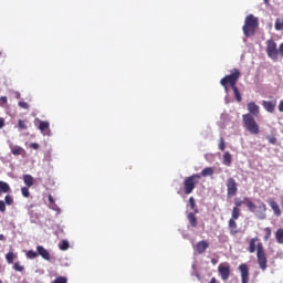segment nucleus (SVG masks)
I'll return each instance as SVG.
<instances>
[{
    "label": "nucleus",
    "mask_w": 283,
    "mask_h": 283,
    "mask_svg": "<svg viewBox=\"0 0 283 283\" xmlns=\"http://www.w3.org/2000/svg\"><path fill=\"white\" fill-rule=\"evenodd\" d=\"M249 253H255L256 251V260L260 269L262 271H266L268 265V259H266V251L264 250V244L260 241V238L255 237L250 240Z\"/></svg>",
    "instance_id": "1"
},
{
    "label": "nucleus",
    "mask_w": 283,
    "mask_h": 283,
    "mask_svg": "<svg viewBox=\"0 0 283 283\" xmlns=\"http://www.w3.org/2000/svg\"><path fill=\"white\" fill-rule=\"evenodd\" d=\"M245 207H248L251 213H255L259 220L266 219V203L261 202L260 206L258 207L249 197H245ZM256 209L259 210L255 211Z\"/></svg>",
    "instance_id": "2"
},
{
    "label": "nucleus",
    "mask_w": 283,
    "mask_h": 283,
    "mask_svg": "<svg viewBox=\"0 0 283 283\" xmlns=\"http://www.w3.org/2000/svg\"><path fill=\"white\" fill-rule=\"evenodd\" d=\"M200 174H193L184 179V193H186V196L193 193L196 186L200 185Z\"/></svg>",
    "instance_id": "3"
},
{
    "label": "nucleus",
    "mask_w": 283,
    "mask_h": 283,
    "mask_svg": "<svg viewBox=\"0 0 283 283\" xmlns=\"http://www.w3.org/2000/svg\"><path fill=\"white\" fill-rule=\"evenodd\" d=\"M243 118V126L245 127L247 132L252 134L253 136H258L260 134V125L255 122V117L251 114L242 115Z\"/></svg>",
    "instance_id": "4"
},
{
    "label": "nucleus",
    "mask_w": 283,
    "mask_h": 283,
    "mask_svg": "<svg viewBox=\"0 0 283 283\" xmlns=\"http://www.w3.org/2000/svg\"><path fill=\"white\" fill-rule=\"evenodd\" d=\"M259 22L258 18H255L253 14H249L245 18L244 25L242 28L244 36H253L255 34V30L258 29Z\"/></svg>",
    "instance_id": "5"
},
{
    "label": "nucleus",
    "mask_w": 283,
    "mask_h": 283,
    "mask_svg": "<svg viewBox=\"0 0 283 283\" xmlns=\"http://www.w3.org/2000/svg\"><path fill=\"white\" fill-rule=\"evenodd\" d=\"M240 76H242L240 70L233 69L232 71H230L229 75H226L223 78H221L220 85H230V87H235L238 85V81H240Z\"/></svg>",
    "instance_id": "6"
},
{
    "label": "nucleus",
    "mask_w": 283,
    "mask_h": 283,
    "mask_svg": "<svg viewBox=\"0 0 283 283\" xmlns=\"http://www.w3.org/2000/svg\"><path fill=\"white\" fill-rule=\"evenodd\" d=\"M227 187V198L231 199L234 196H238V181L233 179V177H229L226 181Z\"/></svg>",
    "instance_id": "7"
},
{
    "label": "nucleus",
    "mask_w": 283,
    "mask_h": 283,
    "mask_svg": "<svg viewBox=\"0 0 283 283\" xmlns=\"http://www.w3.org/2000/svg\"><path fill=\"white\" fill-rule=\"evenodd\" d=\"M266 53L270 59H273V61H277L279 51H277V44L273 39L268 40L266 42Z\"/></svg>",
    "instance_id": "8"
},
{
    "label": "nucleus",
    "mask_w": 283,
    "mask_h": 283,
    "mask_svg": "<svg viewBox=\"0 0 283 283\" xmlns=\"http://www.w3.org/2000/svg\"><path fill=\"white\" fill-rule=\"evenodd\" d=\"M219 275L223 282H227L231 277V265L227 262L220 263L218 266Z\"/></svg>",
    "instance_id": "9"
},
{
    "label": "nucleus",
    "mask_w": 283,
    "mask_h": 283,
    "mask_svg": "<svg viewBox=\"0 0 283 283\" xmlns=\"http://www.w3.org/2000/svg\"><path fill=\"white\" fill-rule=\"evenodd\" d=\"M242 205H247V197H244L243 200L240 198L234 199V207L232 208V213L234 218H238V216H240V207H242Z\"/></svg>",
    "instance_id": "10"
},
{
    "label": "nucleus",
    "mask_w": 283,
    "mask_h": 283,
    "mask_svg": "<svg viewBox=\"0 0 283 283\" xmlns=\"http://www.w3.org/2000/svg\"><path fill=\"white\" fill-rule=\"evenodd\" d=\"M239 271L241 273V283H249V265L247 263L240 264Z\"/></svg>",
    "instance_id": "11"
},
{
    "label": "nucleus",
    "mask_w": 283,
    "mask_h": 283,
    "mask_svg": "<svg viewBox=\"0 0 283 283\" xmlns=\"http://www.w3.org/2000/svg\"><path fill=\"white\" fill-rule=\"evenodd\" d=\"M240 216L233 217V213H232L231 218L228 221V227L230 229L231 235H235V233H238V222H235V220H238Z\"/></svg>",
    "instance_id": "12"
},
{
    "label": "nucleus",
    "mask_w": 283,
    "mask_h": 283,
    "mask_svg": "<svg viewBox=\"0 0 283 283\" xmlns=\"http://www.w3.org/2000/svg\"><path fill=\"white\" fill-rule=\"evenodd\" d=\"M262 105L266 112L273 114L275 112V106L277 105L276 101H263Z\"/></svg>",
    "instance_id": "13"
},
{
    "label": "nucleus",
    "mask_w": 283,
    "mask_h": 283,
    "mask_svg": "<svg viewBox=\"0 0 283 283\" xmlns=\"http://www.w3.org/2000/svg\"><path fill=\"white\" fill-rule=\"evenodd\" d=\"M207 249H209V242H207L206 240L199 241L196 244V251L199 255H202V253H205Z\"/></svg>",
    "instance_id": "14"
},
{
    "label": "nucleus",
    "mask_w": 283,
    "mask_h": 283,
    "mask_svg": "<svg viewBox=\"0 0 283 283\" xmlns=\"http://www.w3.org/2000/svg\"><path fill=\"white\" fill-rule=\"evenodd\" d=\"M36 251H38V255H41L43 260H46L48 262H50L51 256H50V251H48V249H45L43 245H38Z\"/></svg>",
    "instance_id": "15"
},
{
    "label": "nucleus",
    "mask_w": 283,
    "mask_h": 283,
    "mask_svg": "<svg viewBox=\"0 0 283 283\" xmlns=\"http://www.w3.org/2000/svg\"><path fill=\"white\" fill-rule=\"evenodd\" d=\"M248 111L250 112L251 116L260 115V106L255 104V102L248 103Z\"/></svg>",
    "instance_id": "16"
},
{
    "label": "nucleus",
    "mask_w": 283,
    "mask_h": 283,
    "mask_svg": "<svg viewBox=\"0 0 283 283\" xmlns=\"http://www.w3.org/2000/svg\"><path fill=\"white\" fill-rule=\"evenodd\" d=\"M269 207H271L272 211H274V214L280 217L282 216V210H280V206L277 205V201H274L273 199L268 200Z\"/></svg>",
    "instance_id": "17"
},
{
    "label": "nucleus",
    "mask_w": 283,
    "mask_h": 283,
    "mask_svg": "<svg viewBox=\"0 0 283 283\" xmlns=\"http://www.w3.org/2000/svg\"><path fill=\"white\" fill-rule=\"evenodd\" d=\"M48 198H49V209H52V211H56L57 213H61V208H59V206L56 205L54 197H52V195H49Z\"/></svg>",
    "instance_id": "18"
},
{
    "label": "nucleus",
    "mask_w": 283,
    "mask_h": 283,
    "mask_svg": "<svg viewBox=\"0 0 283 283\" xmlns=\"http://www.w3.org/2000/svg\"><path fill=\"white\" fill-rule=\"evenodd\" d=\"M187 219L189 221V224L196 229V227H198V218H196V212H190L187 216Z\"/></svg>",
    "instance_id": "19"
},
{
    "label": "nucleus",
    "mask_w": 283,
    "mask_h": 283,
    "mask_svg": "<svg viewBox=\"0 0 283 283\" xmlns=\"http://www.w3.org/2000/svg\"><path fill=\"white\" fill-rule=\"evenodd\" d=\"M11 154H13V156H23V154H25V149L21 146H13L11 147Z\"/></svg>",
    "instance_id": "20"
},
{
    "label": "nucleus",
    "mask_w": 283,
    "mask_h": 283,
    "mask_svg": "<svg viewBox=\"0 0 283 283\" xmlns=\"http://www.w3.org/2000/svg\"><path fill=\"white\" fill-rule=\"evenodd\" d=\"M23 182L27 185V187H33L34 186V177L32 175H23Z\"/></svg>",
    "instance_id": "21"
},
{
    "label": "nucleus",
    "mask_w": 283,
    "mask_h": 283,
    "mask_svg": "<svg viewBox=\"0 0 283 283\" xmlns=\"http://www.w3.org/2000/svg\"><path fill=\"white\" fill-rule=\"evenodd\" d=\"M231 163H232V156L231 153L227 151L223 154V165H226V167H231Z\"/></svg>",
    "instance_id": "22"
},
{
    "label": "nucleus",
    "mask_w": 283,
    "mask_h": 283,
    "mask_svg": "<svg viewBox=\"0 0 283 283\" xmlns=\"http://www.w3.org/2000/svg\"><path fill=\"white\" fill-rule=\"evenodd\" d=\"M213 168L211 167H206L202 169L201 174H199V176L203 177V178H207L208 176H213Z\"/></svg>",
    "instance_id": "23"
},
{
    "label": "nucleus",
    "mask_w": 283,
    "mask_h": 283,
    "mask_svg": "<svg viewBox=\"0 0 283 283\" xmlns=\"http://www.w3.org/2000/svg\"><path fill=\"white\" fill-rule=\"evenodd\" d=\"M232 91H233L237 103H242V94H240V90L238 88V85L232 86Z\"/></svg>",
    "instance_id": "24"
},
{
    "label": "nucleus",
    "mask_w": 283,
    "mask_h": 283,
    "mask_svg": "<svg viewBox=\"0 0 283 283\" xmlns=\"http://www.w3.org/2000/svg\"><path fill=\"white\" fill-rule=\"evenodd\" d=\"M0 193H10V185L6 181H0Z\"/></svg>",
    "instance_id": "25"
},
{
    "label": "nucleus",
    "mask_w": 283,
    "mask_h": 283,
    "mask_svg": "<svg viewBox=\"0 0 283 283\" xmlns=\"http://www.w3.org/2000/svg\"><path fill=\"white\" fill-rule=\"evenodd\" d=\"M275 240L279 244H283V228L276 230Z\"/></svg>",
    "instance_id": "26"
},
{
    "label": "nucleus",
    "mask_w": 283,
    "mask_h": 283,
    "mask_svg": "<svg viewBox=\"0 0 283 283\" xmlns=\"http://www.w3.org/2000/svg\"><path fill=\"white\" fill-rule=\"evenodd\" d=\"M39 129L40 132H45L48 129H50V123L49 122H43V120H39Z\"/></svg>",
    "instance_id": "27"
},
{
    "label": "nucleus",
    "mask_w": 283,
    "mask_h": 283,
    "mask_svg": "<svg viewBox=\"0 0 283 283\" xmlns=\"http://www.w3.org/2000/svg\"><path fill=\"white\" fill-rule=\"evenodd\" d=\"M18 128H19L20 130H25V129H28V120L19 119V120H18Z\"/></svg>",
    "instance_id": "28"
},
{
    "label": "nucleus",
    "mask_w": 283,
    "mask_h": 283,
    "mask_svg": "<svg viewBox=\"0 0 283 283\" xmlns=\"http://www.w3.org/2000/svg\"><path fill=\"white\" fill-rule=\"evenodd\" d=\"M14 252L10 251L9 253L6 254V260L8 264H12L14 262Z\"/></svg>",
    "instance_id": "29"
},
{
    "label": "nucleus",
    "mask_w": 283,
    "mask_h": 283,
    "mask_svg": "<svg viewBox=\"0 0 283 283\" xmlns=\"http://www.w3.org/2000/svg\"><path fill=\"white\" fill-rule=\"evenodd\" d=\"M189 205H190V209H192V211H193L195 213H198V209H197V207H196V198L190 197V198H189Z\"/></svg>",
    "instance_id": "30"
},
{
    "label": "nucleus",
    "mask_w": 283,
    "mask_h": 283,
    "mask_svg": "<svg viewBox=\"0 0 283 283\" xmlns=\"http://www.w3.org/2000/svg\"><path fill=\"white\" fill-rule=\"evenodd\" d=\"M265 235L263 237L264 242H269V240L271 239V234L273 233V231L271 230V228H265L264 229Z\"/></svg>",
    "instance_id": "31"
},
{
    "label": "nucleus",
    "mask_w": 283,
    "mask_h": 283,
    "mask_svg": "<svg viewBox=\"0 0 283 283\" xmlns=\"http://www.w3.org/2000/svg\"><path fill=\"white\" fill-rule=\"evenodd\" d=\"M27 258H28L29 260H34V259L39 258V253H38V252H34V250H29V251L27 252Z\"/></svg>",
    "instance_id": "32"
},
{
    "label": "nucleus",
    "mask_w": 283,
    "mask_h": 283,
    "mask_svg": "<svg viewBox=\"0 0 283 283\" xmlns=\"http://www.w3.org/2000/svg\"><path fill=\"white\" fill-rule=\"evenodd\" d=\"M61 251H67L70 249V242H67V240H63L60 244H59Z\"/></svg>",
    "instance_id": "33"
},
{
    "label": "nucleus",
    "mask_w": 283,
    "mask_h": 283,
    "mask_svg": "<svg viewBox=\"0 0 283 283\" xmlns=\"http://www.w3.org/2000/svg\"><path fill=\"white\" fill-rule=\"evenodd\" d=\"M13 269H14V271H19L20 273H23V271H25V266L21 265L20 262H15L13 264Z\"/></svg>",
    "instance_id": "34"
},
{
    "label": "nucleus",
    "mask_w": 283,
    "mask_h": 283,
    "mask_svg": "<svg viewBox=\"0 0 283 283\" xmlns=\"http://www.w3.org/2000/svg\"><path fill=\"white\" fill-rule=\"evenodd\" d=\"M219 149L221 151H224V149H227V144L224 142V137H220V139H219Z\"/></svg>",
    "instance_id": "35"
},
{
    "label": "nucleus",
    "mask_w": 283,
    "mask_h": 283,
    "mask_svg": "<svg viewBox=\"0 0 283 283\" xmlns=\"http://www.w3.org/2000/svg\"><path fill=\"white\" fill-rule=\"evenodd\" d=\"M4 205H14V199L12 198V196H10V195H7L6 197H4Z\"/></svg>",
    "instance_id": "36"
},
{
    "label": "nucleus",
    "mask_w": 283,
    "mask_h": 283,
    "mask_svg": "<svg viewBox=\"0 0 283 283\" xmlns=\"http://www.w3.org/2000/svg\"><path fill=\"white\" fill-rule=\"evenodd\" d=\"M21 193L24 198H30V189L28 187H22Z\"/></svg>",
    "instance_id": "37"
},
{
    "label": "nucleus",
    "mask_w": 283,
    "mask_h": 283,
    "mask_svg": "<svg viewBox=\"0 0 283 283\" xmlns=\"http://www.w3.org/2000/svg\"><path fill=\"white\" fill-rule=\"evenodd\" d=\"M266 140H269L270 145H276L277 144V138L275 136H268Z\"/></svg>",
    "instance_id": "38"
},
{
    "label": "nucleus",
    "mask_w": 283,
    "mask_h": 283,
    "mask_svg": "<svg viewBox=\"0 0 283 283\" xmlns=\"http://www.w3.org/2000/svg\"><path fill=\"white\" fill-rule=\"evenodd\" d=\"M53 283H67V279L65 276L56 277Z\"/></svg>",
    "instance_id": "39"
},
{
    "label": "nucleus",
    "mask_w": 283,
    "mask_h": 283,
    "mask_svg": "<svg viewBox=\"0 0 283 283\" xmlns=\"http://www.w3.org/2000/svg\"><path fill=\"white\" fill-rule=\"evenodd\" d=\"M18 105L22 109H30V104H28L27 102H19Z\"/></svg>",
    "instance_id": "40"
},
{
    "label": "nucleus",
    "mask_w": 283,
    "mask_h": 283,
    "mask_svg": "<svg viewBox=\"0 0 283 283\" xmlns=\"http://www.w3.org/2000/svg\"><path fill=\"white\" fill-rule=\"evenodd\" d=\"M8 103V97L7 96H1L0 97V105H6Z\"/></svg>",
    "instance_id": "41"
},
{
    "label": "nucleus",
    "mask_w": 283,
    "mask_h": 283,
    "mask_svg": "<svg viewBox=\"0 0 283 283\" xmlns=\"http://www.w3.org/2000/svg\"><path fill=\"white\" fill-rule=\"evenodd\" d=\"M0 211L1 213H6V203L0 200Z\"/></svg>",
    "instance_id": "42"
},
{
    "label": "nucleus",
    "mask_w": 283,
    "mask_h": 283,
    "mask_svg": "<svg viewBox=\"0 0 283 283\" xmlns=\"http://www.w3.org/2000/svg\"><path fill=\"white\" fill-rule=\"evenodd\" d=\"M30 148L31 149H39V144L38 143H31Z\"/></svg>",
    "instance_id": "43"
},
{
    "label": "nucleus",
    "mask_w": 283,
    "mask_h": 283,
    "mask_svg": "<svg viewBox=\"0 0 283 283\" xmlns=\"http://www.w3.org/2000/svg\"><path fill=\"white\" fill-rule=\"evenodd\" d=\"M4 126H6V119L0 117V129H3Z\"/></svg>",
    "instance_id": "44"
},
{
    "label": "nucleus",
    "mask_w": 283,
    "mask_h": 283,
    "mask_svg": "<svg viewBox=\"0 0 283 283\" xmlns=\"http://www.w3.org/2000/svg\"><path fill=\"white\" fill-rule=\"evenodd\" d=\"M277 51H279V54H281V56H283V43L280 44Z\"/></svg>",
    "instance_id": "45"
},
{
    "label": "nucleus",
    "mask_w": 283,
    "mask_h": 283,
    "mask_svg": "<svg viewBox=\"0 0 283 283\" xmlns=\"http://www.w3.org/2000/svg\"><path fill=\"white\" fill-rule=\"evenodd\" d=\"M279 112L283 113V101L279 103Z\"/></svg>",
    "instance_id": "46"
},
{
    "label": "nucleus",
    "mask_w": 283,
    "mask_h": 283,
    "mask_svg": "<svg viewBox=\"0 0 283 283\" xmlns=\"http://www.w3.org/2000/svg\"><path fill=\"white\" fill-rule=\"evenodd\" d=\"M223 87H224L226 94H229V84H226V86H223Z\"/></svg>",
    "instance_id": "47"
},
{
    "label": "nucleus",
    "mask_w": 283,
    "mask_h": 283,
    "mask_svg": "<svg viewBox=\"0 0 283 283\" xmlns=\"http://www.w3.org/2000/svg\"><path fill=\"white\" fill-rule=\"evenodd\" d=\"M211 264H213V265L218 264V260L217 259H211Z\"/></svg>",
    "instance_id": "48"
},
{
    "label": "nucleus",
    "mask_w": 283,
    "mask_h": 283,
    "mask_svg": "<svg viewBox=\"0 0 283 283\" xmlns=\"http://www.w3.org/2000/svg\"><path fill=\"white\" fill-rule=\"evenodd\" d=\"M209 283H218V280L216 277H212Z\"/></svg>",
    "instance_id": "49"
},
{
    "label": "nucleus",
    "mask_w": 283,
    "mask_h": 283,
    "mask_svg": "<svg viewBox=\"0 0 283 283\" xmlns=\"http://www.w3.org/2000/svg\"><path fill=\"white\" fill-rule=\"evenodd\" d=\"M0 241H6V235H3V234H0Z\"/></svg>",
    "instance_id": "50"
},
{
    "label": "nucleus",
    "mask_w": 283,
    "mask_h": 283,
    "mask_svg": "<svg viewBox=\"0 0 283 283\" xmlns=\"http://www.w3.org/2000/svg\"><path fill=\"white\" fill-rule=\"evenodd\" d=\"M265 6H269L270 0H264Z\"/></svg>",
    "instance_id": "51"
},
{
    "label": "nucleus",
    "mask_w": 283,
    "mask_h": 283,
    "mask_svg": "<svg viewBox=\"0 0 283 283\" xmlns=\"http://www.w3.org/2000/svg\"><path fill=\"white\" fill-rule=\"evenodd\" d=\"M17 98H21V93H17Z\"/></svg>",
    "instance_id": "52"
},
{
    "label": "nucleus",
    "mask_w": 283,
    "mask_h": 283,
    "mask_svg": "<svg viewBox=\"0 0 283 283\" xmlns=\"http://www.w3.org/2000/svg\"><path fill=\"white\" fill-rule=\"evenodd\" d=\"M0 283H3V281L0 280Z\"/></svg>",
    "instance_id": "53"
},
{
    "label": "nucleus",
    "mask_w": 283,
    "mask_h": 283,
    "mask_svg": "<svg viewBox=\"0 0 283 283\" xmlns=\"http://www.w3.org/2000/svg\"><path fill=\"white\" fill-rule=\"evenodd\" d=\"M0 56H1V52H0Z\"/></svg>",
    "instance_id": "54"
}]
</instances>
